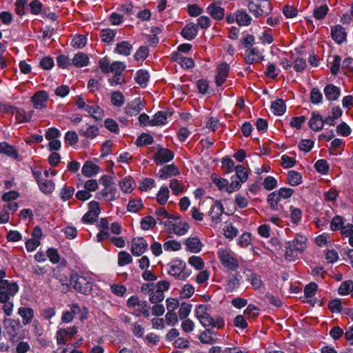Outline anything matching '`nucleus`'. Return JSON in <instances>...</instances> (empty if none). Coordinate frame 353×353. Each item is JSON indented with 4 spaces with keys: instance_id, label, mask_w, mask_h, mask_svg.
<instances>
[{
    "instance_id": "24",
    "label": "nucleus",
    "mask_w": 353,
    "mask_h": 353,
    "mask_svg": "<svg viewBox=\"0 0 353 353\" xmlns=\"http://www.w3.org/2000/svg\"><path fill=\"white\" fill-rule=\"evenodd\" d=\"M309 126L314 131H320L323 128V118L317 112H313L309 121Z\"/></svg>"
},
{
    "instance_id": "7",
    "label": "nucleus",
    "mask_w": 353,
    "mask_h": 353,
    "mask_svg": "<svg viewBox=\"0 0 353 353\" xmlns=\"http://www.w3.org/2000/svg\"><path fill=\"white\" fill-rule=\"evenodd\" d=\"M99 66L103 73L111 72L114 74H121L126 68L125 64L121 61H117L111 63L108 57H104L99 60Z\"/></svg>"
},
{
    "instance_id": "63",
    "label": "nucleus",
    "mask_w": 353,
    "mask_h": 353,
    "mask_svg": "<svg viewBox=\"0 0 353 353\" xmlns=\"http://www.w3.org/2000/svg\"><path fill=\"white\" fill-rule=\"evenodd\" d=\"M157 222L154 218L151 216H146L143 217L141 221V227L144 230H148L149 229L155 226Z\"/></svg>"
},
{
    "instance_id": "25",
    "label": "nucleus",
    "mask_w": 353,
    "mask_h": 353,
    "mask_svg": "<svg viewBox=\"0 0 353 353\" xmlns=\"http://www.w3.org/2000/svg\"><path fill=\"white\" fill-rule=\"evenodd\" d=\"M332 38L337 43H341L346 39V32L341 25H336L331 28Z\"/></svg>"
},
{
    "instance_id": "31",
    "label": "nucleus",
    "mask_w": 353,
    "mask_h": 353,
    "mask_svg": "<svg viewBox=\"0 0 353 353\" xmlns=\"http://www.w3.org/2000/svg\"><path fill=\"white\" fill-rule=\"evenodd\" d=\"M324 93L328 101H335L341 94L340 89L333 84H329L324 88Z\"/></svg>"
},
{
    "instance_id": "60",
    "label": "nucleus",
    "mask_w": 353,
    "mask_h": 353,
    "mask_svg": "<svg viewBox=\"0 0 353 353\" xmlns=\"http://www.w3.org/2000/svg\"><path fill=\"white\" fill-rule=\"evenodd\" d=\"M188 262L191 266L198 270H202L205 265L203 260L200 256L194 255L190 256Z\"/></svg>"
},
{
    "instance_id": "21",
    "label": "nucleus",
    "mask_w": 353,
    "mask_h": 353,
    "mask_svg": "<svg viewBox=\"0 0 353 353\" xmlns=\"http://www.w3.org/2000/svg\"><path fill=\"white\" fill-rule=\"evenodd\" d=\"M180 174V171L177 166L174 164L164 165L161 168L157 174V176L161 179H167L168 178L176 176Z\"/></svg>"
},
{
    "instance_id": "14",
    "label": "nucleus",
    "mask_w": 353,
    "mask_h": 353,
    "mask_svg": "<svg viewBox=\"0 0 353 353\" xmlns=\"http://www.w3.org/2000/svg\"><path fill=\"white\" fill-rule=\"evenodd\" d=\"M174 153L169 149L161 148L154 154L153 159L157 165H162L173 159Z\"/></svg>"
},
{
    "instance_id": "55",
    "label": "nucleus",
    "mask_w": 353,
    "mask_h": 353,
    "mask_svg": "<svg viewBox=\"0 0 353 353\" xmlns=\"http://www.w3.org/2000/svg\"><path fill=\"white\" fill-rule=\"evenodd\" d=\"M111 102L113 105L121 107L125 103V98L120 91H114L111 94Z\"/></svg>"
},
{
    "instance_id": "34",
    "label": "nucleus",
    "mask_w": 353,
    "mask_h": 353,
    "mask_svg": "<svg viewBox=\"0 0 353 353\" xmlns=\"http://www.w3.org/2000/svg\"><path fill=\"white\" fill-rule=\"evenodd\" d=\"M119 187L123 192L131 193L135 187V182L130 176H128L120 181Z\"/></svg>"
},
{
    "instance_id": "1",
    "label": "nucleus",
    "mask_w": 353,
    "mask_h": 353,
    "mask_svg": "<svg viewBox=\"0 0 353 353\" xmlns=\"http://www.w3.org/2000/svg\"><path fill=\"white\" fill-rule=\"evenodd\" d=\"M210 307V306L208 305H197L194 311L196 318L204 327L222 328L225 325L223 319L221 318H216V319L212 318L209 312Z\"/></svg>"
},
{
    "instance_id": "2",
    "label": "nucleus",
    "mask_w": 353,
    "mask_h": 353,
    "mask_svg": "<svg viewBox=\"0 0 353 353\" xmlns=\"http://www.w3.org/2000/svg\"><path fill=\"white\" fill-rule=\"evenodd\" d=\"M307 238L303 234H296L292 241H288L285 245V258L288 261H294L298 254L306 248Z\"/></svg>"
},
{
    "instance_id": "46",
    "label": "nucleus",
    "mask_w": 353,
    "mask_h": 353,
    "mask_svg": "<svg viewBox=\"0 0 353 353\" xmlns=\"http://www.w3.org/2000/svg\"><path fill=\"white\" fill-rule=\"evenodd\" d=\"M38 185L40 190L46 194L52 193L54 190V183L50 180H38Z\"/></svg>"
},
{
    "instance_id": "6",
    "label": "nucleus",
    "mask_w": 353,
    "mask_h": 353,
    "mask_svg": "<svg viewBox=\"0 0 353 353\" xmlns=\"http://www.w3.org/2000/svg\"><path fill=\"white\" fill-rule=\"evenodd\" d=\"M217 255L220 263L225 268L231 271H236L239 269V261L233 252L221 248L218 250Z\"/></svg>"
},
{
    "instance_id": "12",
    "label": "nucleus",
    "mask_w": 353,
    "mask_h": 353,
    "mask_svg": "<svg viewBox=\"0 0 353 353\" xmlns=\"http://www.w3.org/2000/svg\"><path fill=\"white\" fill-rule=\"evenodd\" d=\"M244 59L248 64L259 63L264 59V56L257 48L250 47L245 50Z\"/></svg>"
},
{
    "instance_id": "33",
    "label": "nucleus",
    "mask_w": 353,
    "mask_h": 353,
    "mask_svg": "<svg viewBox=\"0 0 353 353\" xmlns=\"http://www.w3.org/2000/svg\"><path fill=\"white\" fill-rule=\"evenodd\" d=\"M90 62L88 55L83 52L77 53L72 59V65L77 68L87 66Z\"/></svg>"
},
{
    "instance_id": "43",
    "label": "nucleus",
    "mask_w": 353,
    "mask_h": 353,
    "mask_svg": "<svg viewBox=\"0 0 353 353\" xmlns=\"http://www.w3.org/2000/svg\"><path fill=\"white\" fill-rule=\"evenodd\" d=\"M170 197V191L166 185H162L157 194V201L161 205H165Z\"/></svg>"
},
{
    "instance_id": "51",
    "label": "nucleus",
    "mask_w": 353,
    "mask_h": 353,
    "mask_svg": "<svg viewBox=\"0 0 353 353\" xmlns=\"http://www.w3.org/2000/svg\"><path fill=\"white\" fill-rule=\"evenodd\" d=\"M192 308V305L187 303H182L179 305L178 316L180 319H185L190 315Z\"/></svg>"
},
{
    "instance_id": "39",
    "label": "nucleus",
    "mask_w": 353,
    "mask_h": 353,
    "mask_svg": "<svg viewBox=\"0 0 353 353\" xmlns=\"http://www.w3.org/2000/svg\"><path fill=\"white\" fill-rule=\"evenodd\" d=\"M150 309V307L146 301H141L137 304L136 307L131 311V312L136 316H140L141 314H143L145 316H149Z\"/></svg>"
},
{
    "instance_id": "8",
    "label": "nucleus",
    "mask_w": 353,
    "mask_h": 353,
    "mask_svg": "<svg viewBox=\"0 0 353 353\" xmlns=\"http://www.w3.org/2000/svg\"><path fill=\"white\" fill-rule=\"evenodd\" d=\"M19 290L17 284L7 280L0 281V302H7Z\"/></svg>"
},
{
    "instance_id": "37",
    "label": "nucleus",
    "mask_w": 353,
    "mask_h": 353,
    "mask_svg": "<svg viewBox=\"0 0 353 353\" xmlns=\"http://www.w3.org/2000/svg\"><path fill=\"white\" fill-rule=\"evenodd\" d=\"M132 50V45L128 41H121L118 43L114 48V52L119 54L128 56Z\"/></svg>"
},
{
    "instance_id": "28",
    "label": "nucleus",
    "mask_w": 353,
    "mask_h": 353,
    "mask_svg": "<svg viewBox=\"0 0 353 353\" xmlns=\"http://www.w3.org/2000/svg\"><path fill=\"white\" fill-rule=\"evenodd\" d=\"M223 213V207L220 202H216L210 211V216L212 222L214 223H219L221 221V216Z\"/></svg>"
},
{
    "instance_id": "4",
    "label": "nucleus",
    "mask_w": 353,
    "mask_h": 353,
    "mask_svg": "<svg viewBox=\"0 0 353 353\" xmlns=\"http://www.w3.org/2000/svg\"><path fill=\"white\" fill-rule=\"evenodd\" d=\"M169 275L181 281L186 280L191 274V270L187 269L185 261L180 259H174L167 265Z\"/></svg>"
},
{
    "instance_id": "30",
    "label": "nucleus",
    "mask_w": 353,
    "mask_h": 353,
    "mask_svg": "<svg viewBox=\"0 0 353 353\" xmlns=\"http://www.w3.org/2000/svg\"><path fill=\"white\" fill-rule=\"evenodd\" d=\"M171 115V112L159 111L154 115L152 119H151V125L155 126L165 124L167 123L168 117H170Z\"/></svg>"
},
{
    "instance_id": "19",
    "label": "nucleus",
    "mask_w": 353,
    "mask_h": 353,
    "mask_svg": "<svg viewBox=\"0 0 353 353\" xmlns=\"http://www.w3.org/2000/svg\"><path fill=\"white\" fill-rule=\"evenodd\" d=\"M143 107L144 103L142 99L138 97L126 105L125 112L128 115L136 116L143 110Z\"/></svg>"
},
{
    "instance_id": "40",
    "label": "nucleus",
    "mask_w": 353,
    "mask_h": 353,
    "mask_svg": "<svg viewBox=\"0 0 353 353\" xmlns=\"http://www.w3.org/2000/svg\"><path fill=\"white\" fill-rule=\"evenodd\" d=\"M272 112L277 116L283 115L286 110V105L283 99H278L273 101L271 105Z\"/></svg>"
},
{
    "instance_id": "61",
    "label": "nucleus",
    "mask_w": 353,
    "mask_h": 353,
    "mask_svg": "<svg viewBox=\"0 0 353 353\" xmlns=\"http://www.w3.org/2000/svg\"><path fill=\"white\" fill-rule=\"evenodd\" d=\"M302 176L296 171L290 170L288 172V180L290 185L294 186L301 183Z\"/></svg>"
},
{
    "instance_id": "26",
    "label": "nucleus",
    "mask_w": 353,
    "mask_h": 353,
    "mask_svg": "<svg viewBox=\"0 0 353 353\" xmlns=\"http://www.w3.org/2000/svg\"><path fill=\"white\" fill-rule=\"evenodd\" d=\"M0 154H5L14 159H17L19 157L18 150L15 147L5 141L0 143Z\"/></svg>"
},
{
    "instance_id": "62",
    "label": "nucleus",
    "mask_w": 353,
    "mask_h": 353,
    "mask_svg": "<svg viewBox=\"0 0 353 353\" xmlns=\"http://www.w3.org/2000/svg\"><path fill=\"white\" fill-rule=\"evenodd\" d=\"M353 288V282L350 280L342 282L338 289V292L341 295H347L350 294Z\"/></svg>"
},
{
    "instance_id": "44",
    "label": "nucleus",
    "mask_w": 353,
    "mask_h": 353,
    "mask_svg": "<svg viewBox=\"0 0 353 353\" xmlns=\"http://www.w3.org/2000/svg\"><path fill=\"white\" fill-rule=\"evenodd\" d=\"M247 280L250 283L252 288L255 290H259L263 285L261 276L254 272L247 274Z\"/></svg>"
},
{
    "instance_id": "56",
    "label": "nucleus",
    "mask_w": 353,
    "mask_h": 353,
    "mask_svg": "<svg viewBox=\"0 0 353 353\" xmlns=\"http://www.w3.org/2000/svg\"><path fill=\"white\" fill-rule=\"evenodd\" d=\"M70 312H71L72 316L74 317L75 315L79 314V319L81 320H83V319L86 318L87 315V310L85 307H83V309L81 308V307L77 304H72L70 306Z\"/></svg>"
},
{
    "instance_id": "15",
    "label": "nucleus",
    "mask_w": 353,
    "mask_h": 353,
    "mask_svg": "<svg viewBox=\"0 0 353 353\" xmlns=\"http://www.w3.org/2000/svg\"><path fill=\"white\" fill-rule=\"evenodd\" d=\"M230 71L229 64L222 62L217 65L216 67V76L215 77V83L216 86L222 85L228 77Z\"/></svg>"
},
{
    "instance_id": "23",
    "label": "nucleus",
    "mask_w": 353,
    "mask_h": 353,
    "mask_svg": "<svg viewBox=\"0 0 353 353\" xmlns=\"http://www.w3.org/2000/svg\"><path fill=\"white\" fill-rule=\"evenodd\" d=\"M79 135L86 139H94L99 135V128L94 125L88 123L81 126L79 131Z\"/></svg>"
},
{
    "instance_id": "49",
    "label": "nucleus",
    "mask_w": 353,
    "mask_h": 353,
    "mask_svg": "<svg viewBox=\"0 0 353 353\" xmlns=\"http://www.w3.org/2000/svg\"><path fill=\"white\" fill-rule=\"evenodd\" d=\"M290 212L291 222L295 225H299L302 219V211L299 208L290 206Z\"/></svg>"
},
{
    "instance_id": "59",
    "label": "nucleus",
    "mask_w": 353,
    "mask_h": 353,
    "mask_svg": "<svg viewBox=\"0 0 353 353\" xmlns=\"http://www.w3.org/2000/svg\"><path fill=\"white\" fill-rule=\"evenodd\" d=\"M163 248L167 252H176L181 249V244L176 240H169L163 243Z\"/></svg>"
},
{
    "instance_id": "13",
    "label": "nucleus",
    "mask_w": 353,
    "mask_h": 353,
    "mask_svg": "<svg viewBox=\"0 0 353 353\" xmlns=\"http://www.w3.org/2000/svg\"><path fill=\"white\" fill-rule=\"evenodd\" d=\"M119 197L117 188L115 187L104 188L96 194V199L104 200L106 201H112Z\"/></svg>"
},
{
    "instance_id": "9",
    "label": "nucleus",
    "mask_w": 353,
    "mask_h": 353,
    "mask_svg": "<svg viewBox=\"0 0 353 353\" xmlns=\"http://www.w3.org/2000/svg\"><path fill=\"white\" fill-rule=\"evenodd\" d=\"M168 228L170 233H174L177 236H183L188 233L190 230V225L187 222L178 221L173 222L172 221H167L161 222Z\"/></svg>"
},
{
    "instance_id": "54",
    "label": "nucleus",
    "mask_w": 353,
    "mask_h": 353,
    "mask_svg": "<svg viewBox=\"0 0 353 353\" xmlns=\"http://www.w3.org/2000/svg\"><path fill=\"white\" fill-rule=\"evenodd\" d=\"M150 301L152 303H158L164 299V294L161 290H157L155 288H152L149 295Z\"/></svg>"
},
{
    "instance_id": "38",
    "label": "nucleus",
    "mask_w": 353,
    "mask_h": 353,
    "mask_svg": "<svg viewBox=\"0 0 353 353\" xmlns=\"http://www.w3.org/2000/svg\"><path fill=\"white\" fill-rule=\"evenodd\" d=\"M87 112L96 121L101 120L104 116L103 109L93 101L90 102V105Z\"/></svg>"
},
{
    "instance_id": "3",
    "label": "nucleus",
    "mask_w": 353,
    "mask_h": 353,
    "mask_svg": "<svg viewBox=\"0 0 353 353\" xmlns=\"http://www.w3.org/2000/svg\"><path fill=\"white\" fill-rule=\"evenodd\" d=\"M70 283L76 291L88 295L92 289L94 279L88 274H72L70 276Z\"/></svg>"
},
{
    "instance_id": "58",
    "label": "nucleus",
    "mask_w": 353,
    "mask_h": 353,
    "mask_svg": "<svg viewBox=\"0 0 353 353\" xmlns=\"http://www.w3.org/2000/svg\"><path fill=\"white\" fill-rule=\"evenodd\" d=\"M212 181L216 186L220 190H225L227 188L228 181L225 179L221 178L216 174H213L211 176Z\"/></svg>"
},
{
    "instance_id": "18",
    "label": "nucleus",
    "mask_w": 353,
    "mask_h": 353,
    "mask_svg": "<svg viewBox=\"0 0 353 353\" xmlns=\"http://www.w3.org/2000/svg\"><path fill=\"white\" fill-rule=\"evenodd\" d=\"M185 250L191 253H199L203 247V244L196 236H190L184 241Z\"/></svg>"
},
{
    "instance_id": "10",
    "label": "nucleus",
    "mask_w": 353,
    "mask_h": 353,
    "mask_svg": "<svg viewBox=\"0 0 353 353\" xmlns=\"http://www.w3.org/2000/svg\"><path fill=\"white\" fill-rule=\"evenodd\" d=\"M101 212L99 203L92 201L88 204V211L83 216L81 220L84 223H93L97 219Z\"/></svg>"
},
{
    "instance_id": "57",
    "label": "nucleus",
    "mask_w": 353,
    "mask_h": 353,
    "mask_svg": "<svg viewBox=\"0 0 353 353\" xmlns=\"http://www.w3.org/2000/svg\"><path fill=\"white\" fill-rule=\"evenodd\" d=\"M235 171L236 175L234 176L238 179L239 181L242 183H245L248 180L249 175L248 172L245 170V168L243 165H236L235 168Z\"/></svg>"
},
{
    "instance_id": "11",
    "label": "nucleus",
    "mask_w": 353,
    "mask_h": 353,
    "mask_svg": "<svg viewBox=\"0 0 353 353\" xmlns=\"http://www.w3.org/2000/svg\"><path fill=\"white\" fill-rule=\"evenodd\" d=\"M49 95L46 91L40 90L35 92L31 97V102L33 107L37 110L46 108Z\"/></svg>"
},
{
    "instance_id": "47",
    "label": "nucleus",
    "mask_w": 353,
    "mask_h": 353,
    "mask_svg": "<svg viewBox=\"0 0 353 353\" xmlns=\"http://www.w3.org/2000/svg\"><path fill=\"white\" fill-rule=\"evenodd\" d=\"M223 230L225 238L230 240L233 239L237 235L239 232L230 222H226L225 223Z\"/></svg>"
},
{
    "instance_id": "52",
    "label": "nucleus",
    "mask_w": 353,
    "mask_h": 353,
    "mask_svg": "<svg viewBox=\"0 0 353 353\" xmlns=\"http://www.w3.org/2000/svg\"><path fill=\"white\" fill-rule=\"evenodd\" d=\"M87 43V38L83 34L75 35L71 41V46L77 49L83 48Z\"/></svg>"
},
{
    "instance_id": "50",
    "label": "nucleus",
    "mask_w": 353,
    "mask_h": 353,
    "mask_svg": "<svg viewBox=\"0 0 353 353\" xmlns=\"http://www.w3.org/2000/svg\"><path fill=\"white\" fill-rule=\"evenodd\" d=\"M329 11V8L326 4L321 5L320 6L316 7L313 10V16L317 20H321L324 19L327 12Z\"/></svg>"
},
{
    "instance_id": "32",
    "label": "nucleus",
    "mask_w": 353,
    "mask_h": 353,
    "mask_svg": "<svg viewBox=\"0 0 353 353\" xmlns=\"http://www.w3.org/2000/svg\"><path fill=\"white\" fill-rule=\"evenodd\" d=\"M81 172L87 177H92L99 172V167L92 161H87L82 167Z\"/></svg>"
},
{
    "instance_id": "36",
    "label": "nucleus",
    "mask_w": 353,
    "mask_h": 353,
    "mask_svg": "<svg viewBox=\"0 0 353 353\" xmlns=\"http://www.w3.org/2000/svg\"><path fill=\"white\" fill-rule=\"evenodd\" d=\"M235 19L236 22L241 26H248L252 22V17L243 10L236 11Z\"/></svg>"
},
{
    "instance_id": "53",
    "label": "nucleus",
    "mask_w": 353,
    "mask_h": 353,
    "mask_svg": "<svg viewBox=\"0 0 353 353\" xmlns=\"http://www.w3.org/2000/svg\"><path fill=\"white\" fill-rule=\"evenodd\" d=\"M170 188L173 194L177 196L185 192V185L179 183L176 179H172L170 182Z\"/></svg>"
},
{
    "instance_id": "27",
    "label": "nucleus",
    "mask_w": 353,
    "mask_h": 353,
    "mask_svg": "<svg viewBox=\"0 0 353 353\" xmlns=\"http://www.w3.org/2000/svg\"><path fill=\"white\" fill-rule=\"evenodd\" d=\"M18 314L22 319V323L24 325L30 324L34 317V310L29 307H21L18 309Z\"/></svg>"
},
{
    "instance_id": "16",
    "label": "nucleus",
    "mask_w": 353,
    "mask_h": 353,
    "mask_svg": "<svg viewBox=\"0 0 353 353\" xmlns=\"http://www.w3.org/2000/svg\"><path fill=\"white\" fill-rule=\"evenodd\" d=\"M206 12L217 21L222 20L225 17L224 8L221 6V3L219 1H214L209 4L206 8Z\"/></svg>"
},
{
    "instance_id": "48",
    "label": "nucleus",
    "mask_w": 353,
    "mask_h": 353,
    "mask_svg": "<svg viewBox=\"0 0 353 353\" xmlns=\"http://www.w3.org/2000/svg\"><path fill=\"white\" fill-rule=\"evenodd\" d=\"M150 79V74L148 71L139 70L137 71L135 77L136 82L141 87H145Z\"/></svg>"
},
{
    "instance_id": "42",
    "label": "nucleus",
    "mask_w": 353,
    "mask_h": 353,
    "mask_svg": "<svg viewBox=\"0 0 353 353\" xmlns=\"http://www.w3.org/2000/svg\"><path fill=\"white\" fill-rule=\"evenodd\" d=\"M172 56L173 59L177 60L181 67L185 69L192 68L194 65V62L192 58L181 57L179 52L173 53Z\"/></svg>"
},
{
    "instance_id": "17",
    "label": "nucleus",
    "mask_w": 353,
    "mask_h": 353,
    "mask_svg": "<svg viewBox=\"0 0 353 353\" xmlns=\"http://www.w3.org/2000/svg\"><path fill=\"white\" fill-rule=\"evenodd\" d=\"M9 109H12V113L15 116V119L18 123L29 122L34 113V110L26 112L23 108H13L12 106H10L6 111H8Z\"/></svg>"
},
{
    "instance_id": "35",
    "label": "nucleus",
    "mask_w": 353,
    "mask_h": 353,
    "mask_svg": "<svg viewBox=\"0 0 353 353\" xmlns=\"http://www.w3.org/2000/svg\"><path fill=\"white\" fill-rule=\"evenodd\" d=\"M21 324L19 321L14 320H8L6 323V330L7 333L12 337L17 336L21 330Z\"/></svg>"
},
{
    "instance_id": "29",
    "label": "nucleus",
    "mask_w": 353,
    "mask_h": 353,
    "mask_svg": "<svg viewBox=\"0 0 353 353\" xmlns=\"http://www.w3.org/2000/svg\"><path fill=\"white\" fill-rule=\"evenodd\" d=\"M198 33V26L193 23L187 24L181 30V35L187 40H192Z\"/></svg>"
},
{
    "instance_id": "22",
    "label": "nucleus",
    "mask_w": 353,
    "mask_h": 353,
    "mask_svg": "<svg viewBox=\"0 0 353 353\" xmlns=\"http://www.w3.org/2000/svg\"><path fill=\"white\" fill-rule=\"evenodd\" d=\"M241 276L239 274H232L228 276L225 285V290L227 293H232L239 288Z\"/></svg>"
},
{
    "instance_id": "5",
    "label": "nucleus",
    "mask_w": 353,
    "mask_h": 353,
    "mask_svg": "<svg viewBox=\"0 0 353 353\" xmlns=\"http://www.w3.org/2000/svg\"><path fill=\"white\" fill-rule=\"evenodd\" d=\"M248 8L256 18L268 16L272 11L271 3L268 0H249Z\"/></svg>"
},
{
    "instance_id": "20",
    "label": "nucleus",
    "mask_w": 353,
    "mask_h": 353,
    "mask_svg": "<svg viewBox=\"0 0 353 353\" xmlns=\"http://www.w3.org/2000/svg\"><path fill=\"white\" fill-rule=\"evenodd\" d=\"M148 243L143 237H135L132 241L131 252L134 256H139L145 252Z\"/></svg>"
},
{
    "instance_id": "41",
    "label": "nucleus",
    "mask_w": 353,
    "mask_h": 353,
    "mask_svg": "<svg viewBox=\"0 0 353 353\" xmlns=\"http://www.w3.org/2000/svg\"><path fill=\"white\" fill-rule=\"evenodd\" d=\"M199 341L202 343L213 344L216 341V334L211 330H206L200 334Z\"/></svg>"
},
{
    "instance_id": "45",
    "label": "nucleus",
    "mask_w": 353,
    "mask_h": 353,
    "mask_svg": "<svg viewBox=\"0 0 353 353\" xmlns=\"http://www.w3.org/2000/svg\"><path fill=\"white\" fill-rule=\"evenodd\" d=\"M116 36V30L110 28L102 29L100 31L101 41L106 43H111Z\"/></svg>"
},
{
    "instance_id": "64",
    "label": "nucleus",
    "mask_w": 353,
    "mask_h": 353,
    "mask_svg": "<svg viewBox=\"0 0 353 353\" xmlns=\"http://www.w3.org/2000/svg\"><path fill=\"white\" fill-rule=\"evenodd\" d=\"M132 261L131 255L125 252L121 251L119 253L118 256V264L119 266H123L130 263Z\"/></svg>"
}]
</instances>
